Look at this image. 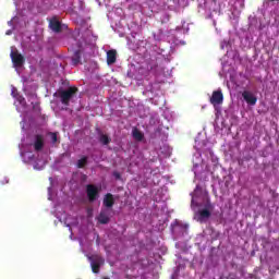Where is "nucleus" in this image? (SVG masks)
<instances>
[{"mask_svg": "<svg viewBox=\"0 0 279 279\" xmlns=\"http://www.w3.org/2000/svg\"><path fill=\"white\" fill-rule=\"evenodd\" d=\"M102 279H110V278H108V277H105V278H102Z\"/></svg>", "mask_w": 279, "mask_h": 279, "instance_id": "nucleus-22", "label": "nucleus"}, {"mask_svg": "<svg viewBox=\"0 0 279 279\" xmlns=\"http://www.w3.org/2000/svg\"><path fill=\"white\" fill-rule=\"evenodd\" d=\"M242 97L248 106H254L258 101V98L252 92L248 90H244L242 93Z\"/></svg>", "mask_w": 279, "mask_h": 279, "instance_id": "nucleus-7", "label": "nucleus"}, {"mask_svg": "<svg viewBox=\"0 0 279 279\" xmlns=\"http://www.w3.org/2000/svg\"><path fill=\"white\" fill-rule=\"evenodd\" d=\"M98 141L101 145H110V143H112V138H110L108 134H104L101 131L98 132Z\"/></svg>", "mask_w": 279, "mask_h": 279, "instance_id": "nucleus-10", "label": "nucleus"}, {"mask_svg": "<svg viewBox=\"0 0 279 279\" xmlns=\"http://www.w3.org/2000/svg\"><path fill=\"white\" fill-rule=\"evenodd\" d=\"M102 204L106 208H112V206H114V195L107 193L104 197Z\"/></svg>", "mask_w": 279, "mask_h": 279, "instance_id": "nucleus-9", "label": "nucleus"}, {"mask_svg": "<svg viewBox=\"0 0 279 279\" xmlns=\"http://www.w3.org/2000/svg\"><path fill=\"white\" fill-rule=\"evenodd\" d=\"M89 260H90L92 271L94 274H99V268L101 267V265H104V259L101 258V256L96 255L94 257H89Z\"/></svg>", "mask_w": 279, "mask_h": 279, "instance_id": "nucleus-4", "label": "nucleus"}, {"mask_svg": "<svg viewBox=\"0 0 279 279\" xmlns=\"http://www.w3.org/2000/svg\"><path fill=\"white\" fill-rule=\"evenodd\" d=\"M112 175H113V178H114L116 180H121V172H119V171H113V172H112Z\"/></svg>", "mask_w": 279, "mask_h": 279, "instance_id": "nucleus-18", "label": "nucleus"}, {"mask_svg": "<svg viewBox=\"0 0 279 279\" xmlns=\"http://www.w3.org/2000/svg\"><path fill=\"white\" fill-rule=\"evenodd\" d=\"M268 1H279V0H268Z\"/></svg>", "mask_w": 279, "mask_h": 279, "instance_id": "nucleus-23", "label": "nucleus"}, {"mask_svg": "<svg viewBox=\"0 0 279 279\" xmlns=\"http://www.w3.org/2000/svg\"><path fill=\"white\" fill-rule=\"evenodd\" d=\"M199 215V221H204V219H209L210 217V210L208 208L202 209L198 211Z\"/></svg>", "mask_w": 279, "mask_h": 279, "instance_id": "nucleus-13", "label": "nucleus"}, {"mask_svg": "<svg viewBox=\"0 0 279 279\" xmlns=\"http://www.w3.org/2000/svg\"><path fill=\"white\" fill-rule=\"evenodd\" d=\"M49 27L50 29H52V32H54L56 34H60V32H62V23H60V21L53 19L50 21L49 23Z\"/></svg>", "mask_w": 279, "mask_h": 279, "instance_id": "nucleus-8", "label": "nucleus"}, {"mask_svg": "<svg viewBox=\"0 0 279 279\" xmlns=\"http://www.w3.org/2000/svg\"><path fill=\"white\" fill-rule=\"evenodd\" d=\"M49 136L52 143H58V133L50 132Z\"/></svg>", "mask_w": 279, "mask_h": 279, "instance_id": "nucleus-17", "label": "nucleus"}, {"mask_svg": "<svg viewBox=\"0 0 279 279\" xmlns=\"http://www.w3.org/2000/svg\"><path fill=\"white\" fill-rule=\"evenodd\" d=\"M12 64L15 69H21L25 64V57L19 50H12L10 53Z\"/></svg>", "mask_w": 279, "mask_h": 279, "instance_id": "nucleus-3", "label": "nucleus"}, {"mask_svg": "<svg viewBox=\"0 0 279 279\" xmlns=\"http://www.w3.org/2000/svg\"><path fill=\"white\" fill-rule=\"evenodd\" d=\"M98 221L102 225L110 223V217L106 213L101 211L98 216Z\"/></svg>", "mask_w": 279, "mask_h": 279, "instance_id": "nucleus-15", "label": "nucleus"}, {"mask_svg": "<svg viewBox=\"0 0 279 279\" xmlns=\"http://www.w3.org/2000/svg\"><path fill=\"white\" fill-rule=\"evenodd\" d=\"M172 278H175V274H172Z\"/></svg>", "mask_w": 279, "mask_h": 279, "instance_id": "nucleus-21", "label": "nucleus"}, {"mask_svg": "<svg viewBox=\"0 0 279 279\" xmlns=\"http://www.w3.org/2000/svg\"><path fill=\"white\" fill-rule=\"evenodd\" d=\"M80 60H82V56L80 50H76L72 57V64L74 66H77V64H80Z\"/></svg>", "mask_w": 279, "mask_h": 279, "instance_id": "nucleus-14", "label": "nucleus"}, {"mask_svg": "<svg viewBox=\"0 0 279 279\" xmlns=\"http://www.w3.org/2000/svg\"><path fill=\"white\" fill-rule=\"evenodd\" d=\"M77 94V87H69L68 89H59L53 97H59L63 106H70L71 99Z\"/></svg>", "mask_w": 279, "mask_h": 279, "instance_id": "nucleus-1", "label": "nucleus"}, {"mask_svg": "<svg viewBox=\"0 0 279 279\" xmlns=\"http://www.w3.org/2000/svg\"><path fill=\"white\" fill-rule=\"evenodd\" d=\"M133 137L135 138V141H143L145 135L143 134V132L138 131V129H134L133 130Z\"/></svg>", "mask_w": 279, "mask_h": 279, "instance_id": "nucleus-16", "label": "nucleus"}, {"mask_svg": "<svg viewBox=\"0 0 279 279\" xmlns=\"http://www.w3.org/2000/svg\"><path fill=\"white\" fill-rule=\"evenodd\" d=\"M206 208H213V205L207 204V205H206Z\"/></svg>", "mask_w": 279, "mask_h": 279, "instance_id": "nucleus-20", "label": "nucleus"}, {"mask_svg": "<svg viewBox=\"0 0 279 279\" xmlns=\"http://www.w3.org/2000/svg\"><path fill=\"white\" fill-rule=\"evenodd\" d=\"M209 101L213 106L223 104V93H221V90H214Z\"/></svg>", "mask_w": 279, "mask_h": 279, "instance_id": "nucleus-6", "label": "nucleus"}, {"mask_svg": "<svg viewBox=\"0 0 279 279\" xmlns=\"http://www.w3.org/2000/svg\"><path fill=\"white\" fill-rule=\"evenodd\" d=\"M99 193L100 190L95 184H87L86 185V195L88 198V202L93 204V202H97L99 199Z\"/></svg>", "mask_w": 279, "mask_h": 279, "instance_id": "nucleus-2", "label": "nucleus"}, {"mask_svg": "<svg viewBox=\"0 0 279 279\" xmlns=\"http://www.w3.org/2000/svg\"><path fill=\"white\" fill-rule=\"evenodd\" d=\"M117 62V50H108L107 51V64H114Z\"/></svg>", "mask_w": 279, "mask_h": 279, "instance_id": "nucleus-11", "label": "nucleus"}, {"mask_svg": "<svg viewBox=\"0 0 279 279\" xmlns=\"http://www.w3.org/2000/svg\"><path fill=\"white\" fill-rule=\"evenodd\" d=\"M7 36H10L12 34V31H7Z\"/></svg>", "mask_w": 279, "mask_h": 279, "instance_id": "nucleus-19", "label": "nucleus"}, {"mask_svg": "<svg viewBox=\"0 0 279 279\" xmlns=\"http://www.w3.org/2000/svg\"><path fill=\"white\" fill-rule=\"evenodd\" d=\"M88 165V156H82L77 161H76V168L77 169H84Z\"/></svg>", "mask_w": 279, "mask_h": 279, "instance_id": "nucleus-12", "label": "nucleus"}, {"mask_svg": "<svg viewBox=\"0 0 279 279\" xmlns=\"http://www.w3.org/2000/svg\"><path fill=\"white\" fill-rule=\"evenodd\" d=\"M33 147L35 151H43L45 149V136L43 134H36L34 136Z\"/></svg>", "mask_w": 279, "mask_h": 279, "instance_id": "nucleus-5", "label": "nucleus"}]
</instances>
